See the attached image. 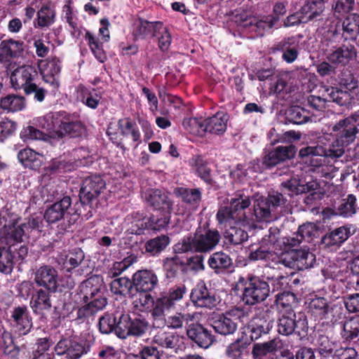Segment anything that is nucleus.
<instances>
[{
	"label": "nucleus",
	"instance_id": "obj_24",
	"mask_svg": "<svg viewBox=\"0 0 359 359\" xmlns=\"http://www.w3.org/2000/svg\"><path fill=\"white\" fill-rule=\"evenodd\" d=\"M133 282L135 291L147 293L155 288L158 280L154 271L142 269L133 274Z\"/></svg>",
	"mask_w": 359,
	"mask_h": 359
},
{
	"label": "nucleus",
	"instance_id": "obj_19",
	"mask_svg": "<svg viewBox=\"0 0 359 359\" xmlns=\"http://www.w3.org/2000/svg\"><path fill=\"white\" fill-rule=\"evenodd\" d=\"M192 172L199 177L206 185L213 187L216 182L214 180L212 170L208 162L201 155H194L189 161Z\"/></svg>",
	"mask_w": 359,
	"mask_h": 359
},
{
	"label": "nucleus",
	"instance_id": "obj_4",
	"mask_svg": "<svg viewBox=\"0 0 359 359\" xmlns=\"http://www.w3.org/2000/svg\"><path fill=\"white\" fill-rule=\"evenodd\" d=\"M101 287L97 276H91L81 283L80 293L86 304L78 308L76 319L88 318L105 308L107 299L103 296Z\"/></svg>",
	"mask_w": 359,
	"mask_h": 359
},
{
	"label": "nucleus",
	"instance_id": "obj_55",
	"mask_svg": "<svg viewBox=\"0 0 359 359\" xmlns=\"http://www.w3.org/2000/svg\"><path fill=\"white\" fill-rule=\"evenodd\" d=\"M27 233L22 224H14L10 227L6 236V244L8 247L18 246L22 243L23 237L26 236Z\"/></svg>",
	"mask_w": 359,
	"mask_h": 359
},
{
	"label": "nucleus",
	"instance_id": "obj_38",
	"mask_svg": "<svg viewBox=\"0 0 359 359\" xmlns=\"http://www.w3.org/2000/svg\"><path fill=\"white\" fill-rule=\"evenodd\" d=\"M359 318L355 316L346 320L342 326L340 334L346 342H359Z\"/></svg>",
	"mask_w": 359,
	"mask_h": 359
},
{
	"label": "nucleus",
	"instance_id": "obj_14",
	"mask_svg": "<svg viewBox=\"0 0 359 359\" xmlns=\"http://www.w3.org/2000/svg\"><path fill=\"white\" fill-rule=\"evenodd\" d=\"M34 282L37 286L45 288L49 292H55L58 287V273L50 265H43L36 269Z\"/></svg>",
	"mask_w": 359,
	"mask_h": 359
},
{
	"label": "nucleus",
	"instance_id": "obj_22",
	"mask_svg": "<svg viewBox=\"0 0 359 359\" xmlns=\"http://www.w3.org/2000/svg\"><path fill=\"white\" fill-rule=\"evenodd\" d=\"M25 43L22 41L9 39L0 43V62L9 64L14 58L23 55Z\"/></svg>",
	"mask_w": 359,
	"mask_h": 359
},
{
	"label": "nucleus",
	"instance_id": "obj_28",
	"mask_svg": "<svg viewBox=\"0 0 359 359\" xmlns=\"http://www.w3.org/2000/svg\"><path fill=\"white\" fill-rule=\"evenodd\" d=\"M173 192L182 203L194 210L198 209L202 201V190L200 188L177 187Z\"/></svg>",
	"mask_w": 359,
	"mask_h": 359
},
{
	"label": "nucleus",
	"instance_id": "obj_15",
	"mask_svg": "<svg viewBox=\"0 0 359 359\" xmlns=\"http://www.w3.org/2000/svg\"><path fill=\"white\" fill-rule=\"evenodd\" d=\"M38 72L32 65H22L12 72L10 79L11 87L15 90H25L38 78Z\"/></svg>",
	"mask_w": 359,
	"mask_h": 359
},
{
	"label": "nucleus",
	"instance_id": "obj_5",
	"mask_svg": "<svg viewBox=\"0 0 359 359\" xmlns=\"http://www.w3.org/2000/svg\"><path fill=\"white\" fill-rule=\"evenodd\" d=\"M221 236L217 229H208L204 233L184 236L172 247L173 252L206 253L212 251L218 245Z\"/></svg>",
	"mask_w": 359,
	"mask_h": 359
},
{
	"label": "nucleus",
	"instance_id": "obj_57",
	"mask_svg": "<svg viewBox=\"0 0 359 359\" xmlns=\"http://www.w3.org/2000/svg\"><path fill=\"white\" fill-rule=\"evenodd\" d=\"M295 268L299 271H304L311 268L316 262V256L309 251V249H301L296 250Z\"/></svg>",
	"mask_w": 359,
	"mask_h": 359
},
{
	"label": "nucleus",
	"instance_id": "obj_23",
	"mask_svg": "<svg viewBox=\"0 0 359 359\" xmlns=\"http://www.w3.org/2000/svg\"><path fill=\"white\" fill-rule=\"evenodd\" d=\"M356 231V228L350 224L341 226L328 231L321 238L325 247L340 246Z\"/></svg>",
	"mask_w": 359,
	"mask_h": 359
},
{
	"label": "nucleus",
	"instance_id": "obj_18",
	"mask_svg": "<svg viewBox=\"0 0 359 359\" xmlns=\"http://www.w3.org/2000/svg\"><path fill=\"white\" fill-rule=\"evenodd\" d=\"M296 152V147L293 144L278 146L263 157L262 163L265 168L271 169L282 162L293 158Z\"/></svg>",
	"mask_w": 359,
	"mask_h": 359
},
{
	"label": "nucleus",
	"instance_id": "obj_17",
	"mask_svg": "<svg viewBox=\"0 0 359 359\" xmlns=\"http://www.w3.org/2000/svg\"><path fill=\"white\" fill-rule=\"evenodd\" d=\"M187 335L198 347L208 348L216 341L211 330L198 323H191L187 328Z\"/></svg>",
	"mask_w": 359,
	"mask_h": 359
},
{
	"label": "nucleus",
	"instance_id": "obj_56",
	"mask_svg": "<svg viewBox=\"0 0 359 359\" xmlns=\"http://www.w3.org/2000/svg\"><path fill=\"white\" fill-rule=\"evenodd\" d=\"M204 119L202 118L189 117L184 118L182 126L184 130L194 135L203 137L205 135Z\"/></svg>",
	"mask_w": 359,
	"mask_h": 359
},
{
	"label": "nucleus",
	"instance_id": "obj_9",
	"mask_svg": "<svg viewBox=\"0 0 359 359\" xmlns=\"http://www.w3.org/2000/svg\"><path fill=\"white\" fill-rule=\"evenodd\" d=\"M308 320L303 313L288 312L283 314L277 322V331L283 336L295 334L299 339L308 335Z\"/></svg>",
	"mask_w": 359,
	"mask_h": 359
},
{
	"label": "nucleus",
	"instance_id": "obj_45",
	"mask_svg": "<svg viewBox=\"0 0 359 359\" xmlns=\"http://www.w3.org/2000/svg\"><path fill=\"white\" fill-rule=\"evenodd\" d=\"M339 34L335 29L325 31L320 38L319 49L326 56L327 53H330L339 46Z\"/></svg>",
	"mask_w": 359,
	"mask_h": 359
},
{
	"label": "nucleus",
	"instance_id": "obj_29",
	"mask_svg": "<svg viewBox=\"0 0 359 359\" xmlns=\"http://www.w3.org/2000/svg\"><path fill=\"white\" fill-rule=\"evenodd\" d=\"M163 269L165 278L168 280H174L180 275L187 273L183 257L176 253L173 256L165 257L163 260Z\"/></svg>",
	"mask_w": 359,
	"mask_h": 359
},
{
	"label": "nucleus",
	"instance_id": "obj_54",
	"mask_svg": "<svg viewBox=\"0 0 359 359\" xmlns=\"http://www.w3.org/2000/svg\"><path fill=\"white\" fill-rule=\"evenodd\" d=\"M357 198L353 194H348L346 198L341 200L337 208V213L339 216L348 218L357 212Z\"/></svg>",
	"mask_w": 359,
	"mask_h": 359
},
{
	"label": "nucleus",
	"instance_id": "obj_50",
	"mask_svg": "<svg viewBox=\"0 0 359 359\" xmlns=\"http://www.w3.org/2000/svg\"><path fill=\"white\" fill-rule=\"evenodd\" d=\"M275 25L268 15H264L261 19H250L249 22L245 26L248 27L250 32H255L257 36H263L266 31L271 29Z\"/></svg>",
	"mask_w": 359,
	"mask_h": 359
},
{
	"label": "nucleus",
	"instance_id": "obj_64",
	"mask_svg": "<svg viewBox=\"0 0 359 359\" xmlns=\"http://www.w3.org/2000/svg\"><path fill=\"white\" fill-rule=\"evenodd\" d=\"M84 252L81 248H75L66 256L64 262L65 267H67V271L77 267L84 259Z\"/></svg>",
	"mask_w": 359,
	"mask_h": 359
},
{
	"label": "nucleus",
	"instance_id": "obj_44",
	"mask_svg": "<svg viewBox=\"0 0 359 359\" xmlns=\"http://www.w3.org/2000/svg\"><path fill=\"white\" fill-rule=\"evenodd\" d=\"M329 0H306L300 8L308 21H312L319 17L325 10V4Z\"/></svg>",
	"mask_w": 359,
	"mask_h": 359
},
{
	"label": "nucleus",
	"instance_id": "obj_48",
	"mask_svg": "<svg viewBox=\"0 0 359 359\" xmlns=\"http://www.w3.org/2000/svg\"><path fill=\"white\" fill-rule=\"evenodd\" d=\"M133 287V280L126 277L116 278L110 283V290L116 295L132 297L134 295Z\"/></svg>",
	"mask_w": 359,
	"mask_h": 359
},
{
	"label": "nucleus",
	"instance_id": "obj_30",
	"mask_svg": "<svg viewBox=\"0 0 359 359\" xmlns=\"http://www.w3.org/2000/svg\"><path fill=\"white\" fill-rule=\"evenodd\" d=\"M251 201L249 197L239 194L238 196L232 198L230 201V207L236 223L248 222L249 220L246 213Z\"/></svg>",
	"mask_w": 359,
	"mask_h": 359
},
{
	"label": "nucleus",
	"instance_id": "obj_21",
	"mask_svg": "<svg viewBox=\"0 0 359 359\" xmlns=\"http://www.w3.org/2000/svg\"><path fill=\"white\" fill-rule=\"evenodd\" d=\"M13 326L20 334H27L32 328V318L27 306L13 308L11 316Z\"/></svg>",
	"mask_w": 359,
	"mask_h": 359
},
{
	"label": "nucleus",
	"instance_id": "obj_58",
	"mask_svg": "<svg viewBox=\"0 0 359 359\" xmlns=\"http://www.w3.org/2000/svg\"><path fill=\"white\" fill-rule=\"evenodd\" d=\"M248 232L239 226L238 223L226 229L224 233V238L227 242L234 245L242 244L248 239Z\"/></svg>",
	"mask_w": 359,
	"mask_h": 359
},
{
	"label": "nucleus",
	"instance_id": "obj_25",
	"mask_svg": "<svg viewBox=\"0 0 359 359\" xmlns=\"http://www.w3.org/2000/svg\"><path fill=\"white\" fill-rule=\"evenodd\" d=\"M161 217L151 215L145 217L136 224L137 229L135 231V233L140 235L144 233V230L160 231L164 229L170 222V215L165 212H161Z\"/></svg>",
	"mask_w": 359,
	"mask_h": 359
},
{
	"label": "nucleus",
	"instance_id": "obj_32",
	"mask_svg": "<svg viewBox=\"0 0 359 359\" xmlns=\"http://www.w3.org/2000/svg\"><path fill=\"white\" fill-rule=\"evenodd\" d=\"M212 327L217 334L222 336L231 335L236 332L238 323L231 317L229 313L219 315L212 320Z\"/></svg>",
	"mask_w": 359,
	"mask_h": 359
},
{
	"label": "nucleus",
	"instance_id": "obj_35",
	"mask_svg": "<svg viewBox=\"0 0 359 359\" xmlns=\"http://www.w3.org/2000/svg\"><path fill=\"white\" fill-rule=\"evenodd\" d=\"M328 150L321 147H306L300 149L299 155L311 166L318 168L323 165V155L329 156L326 154Z\"/></svg>",
	"mask_w": 359,
	"mask_h": 359
},
{
	"label": "nucleus",
	"instance_id": "obj_62",
	"mask_svg": "<svg viewBox=\"0 0 359 359\" xmlns=\"http://www.w3.org/2000/svg\"><path fill=\"white\" fill-rule=\"evenodd\" d=\"M154 37L157 39L159 49L163 53L168 51L172 42V36L168 28L164 27L163 22H161V27L159 26V30L156 31Z\"/></svg>",
	"mask_w": 359,
	"mask_h": 359
},
{
	"label": "nucleus",
	"instance_id": "obj_42",
	"mask_svg": "<svg viewBox=\"0 0 359 359\" xmlns=\"http://www.w3.org/2000/svg\"><path fill=\"white\" fill-rule=\"evenodd\" d=\"M50 293L46 290L39 289L32 295L30 300V306L34 313L39 314L43 311L50 309Z\"/></svg>",
	"mask_w": 359,
	"mask_h": 359
},
{
	"label": "nucleus",
	"instance_id": "obj_52",
	"mask_svg": "<svg viewBox=\"0 0 359 359\" xmlns=\"http://www.w3.org/2000/svg\"><path fill=\"white\" fill-rule=\"evenodd\" d=\"M118 127L121 135L128 137L131 135L133 140L137 145L140 142V133L135 122L130 118L120 119L118 121Z\"/></svg>",
	"mask_w": 359,
	"mask_h": 359
},
{
	"label": "nucleus",
	"instance_id": "obj_36",
	"mask_svg": "<svg viewBox=\"0 0 359 359\" xmlns=\"http://www.w3.org/2000/svg\"><path fill=\"white\" fill-rule=\"evenodd\" d=\"M272 327L271 321L262 319L252 320L246 327L247 332L249 334L248 339L250 341V344L252 341L267 336Z\"/></svg>",
	"mask_w": 359,
	"mask_h": 359
},
{
	"label": "nucleus",
	"instance_id": "obj_40",
	"mask_svg": "<svg viewBox=\"0 0 359 359\" xmlns=\"http://www.w3.org/2000/svg\"><path fill=\"white\" fill-rule=\"evenodd\" d=\"M186 292V286L181 285L170 287L168 292L161 293L157 299L172 309L175 307L177 302L182 299Z\"/></svg>",
	"mask_w": 359,
	"mask_h": 359
},
{
	"label": "nucleus",
	"instance_id": "obj_34",
	"mask_svg": "<svg viewBox=\"0 0 359 359\" xmlns=\"http://www.w3.org/2000/svg\"><path fill=\"white\" fill-rule=\"evenodd\" d=\"M250 341L243 335L229 344L225 349V355L230 359H241L249 353Z\"/></svg>",
	"mask_w": 359,
	"mask_h": 359
},
{
	"label": "nucleus",
	"instance_id": "obj_46",
	"mask_svg": "<svg viewBox=\"0 0 359 359\" xmlns=\"http://www.w3.org/2000/svg\"><path fill=\"white\" fill-rule=\"evenodd\" d=\"M25 105V98L22 95L8 94L0 99V107L8 112L21 111Z\"/></svg>",
	"mask_w": 359,
	"mask_h": 359
},
{
	"label": "nucleus",
	"instance_id": "obj_59",
	"mask_svg": "<svg viewBox=\"0 0 359 359\" xmlns=\"http://www.w3.org/2000/svg\"><path fill=\"white\" fill-rule=\"evenodd\" d=\"M329 99L339 105L346 106L351 103V95L348 90L338 87H330L325 89Z\"/></svg>",
	"mask_w": 359,
	"mask_h": 359
},
{
	"label": "nucleus",
	"instance_id": "obj_51",
	"mask_svg": "<svg viewBox=\"0 0 359 359\" xmlns=\"http://www.w3.org/2000/svg\"><path fill=\"white\" fill-rule=\"evenodd\" d=\"M15 264L12 247L0 246V272L6 275L11 274Z\"/></svg>",
	"mask_w": 359,
	"mask_h": 359
},
{
	"label": "nucleus",
	"instance_id": "obj_60",
	"mask_svg": "<svg viewBox=\"0 0 359 359\" xmlns=\"http://www.w3.org/2000/svg\"><path fill=\"white\" fill-rule=\"evenodd\" d=\"M154 340L164 348L177 350L179 347L180 337L173 332H164L158 334L154 337Z\"/></svg>",
	"mask_w": 359,
	"mask_h": 359
},
{
	"label": "nucleus",
	"instance_id": "obj_49",
	"mask_svg": "<svg viewBox=\"0 0 359 359\" xmlns=\"http://www.w3.org/2000/svg\"><path fill=\"white\" fill-rule=\"evenodd\" d=\"M84 38L95 57L100 62H104L107 57L103 48V41H101L100 39L88 30L86 32Z\"/></svg>",
	"mask_w": 359,
	"mask_h": 359
},
{
	"label": "nucleus",
	"instance_id": "obj_61",
	"mask_svg": "<svg viewBox=\"0 0 359 359\" xmlns=\"http://www.w3.org/2000/svg\"><path fill=\"white\" fill-rule=\"evenodd\" d=\"M275 50L283 52V59L287 63L293 62L298 57L299 51L296 46H291L286 40L276 45Z\"/></svg>",
	"mask_w": 359,
	"mask_h": 359
},
{
	"label": "nucleus",
	"instance_id": "obj_37",
	"mask_svg": "<svg viewBox=\"0 0 359 359\" xmlns=\"http://www.w3.org/2000/svg\"><path fill=\"white\" fill-rule=\"evenodd\" d=\"M78 98L87 107L96 109L101 103L102 95L95 88L88 89L82 86L79 87Z\"/></svg>",
	"mask_w": 359,
	"mask_h": 359
},
{
	"label": "nucleus",
	"instance_id": "obj_6",
	"mask_svg": "<svg viewBox=\"0 0 359 359\" xmlns=\"http://www.w3.org/2000/svg\"><path fill=\"white\" fill-rule=\"evenodd\" d=\"M333 130L337 132V148L330 147L326 154L330 157H340L344 153V147L353 142L359 132V111L337 123Z\"/></svg>",
	"mask_w": 359,
	"mask_h": 359
},
{
	"label": "nucleus",
	"instance_id": "obj_26",
	"mask_svg": "<svg viewBox=\"0 0 359 359\" xmlns=\"http://www.w3.org/2000/svg\"><path fill=\"white\" fill-rule=\"evenodd\" d=\"M161 21L150 22L139 18L133 24L132 35L135 41L154 38L156 31L159 30Z\"/></svg>",
	"mask_w": 359,
	"mask_h": 359
},
{
	"label": "nucleus",
	"instance_id": "obj_3",
	"mask_svg": "<svg viewBox=\"0 0 359 359\" xmlns=\"http://www.w3.org/2000/svg\"><path fill=\"white\" fill-rule=\"evenodd\" d=\"M72 204L71 198L66 196L45 210L43 219L48 224L58 223L57 230L60 234L69 231L80 216L85 217L86 214L79 205L76 203L72 206Z\"/></svg>",
	"mask_w": 359,
	"mask_h": 359
},
{
	"label": "nucleus",
	"instance_id": "obj_12",
	"mask_svg": "<svg viewBox=\"0 0 359 359\" xmlns=\"http://www.w3.org/2000/svg\"><path fill=\"white\" fill-rule=\"evenodd\" d=\"M142 197L154 210L171 215L173 201L169 193L162 189L150 188L142 192Z\"/></svg>",
	"mask_w": 359,
	"mask_h": 359
},
{
	"label": "nucleus",
	"instance_id": "obj_10",
	"mask_svg": "<svg viewBox=\"0 0 359 359\" xmlns=\"http://www.w3.org/2000/svg\"><path fill=\"white\" fill-rule=\"evenodd\" d=\"M105 182L100 175H90L83 181L79 194V201L76 202V205H79L83 210L89 208L85 215L86 219L93 216L92 206L90 205V203L99 196L102 190L105 188Z\"/></svg>",
	"mask_w": 359,
	"mask_h": 359
},
{
	"label": "nucleus",
	"instance_id": "obj_33",
	"mask_svg": "<svg viewBox=\"0 0 359 359\" xmlns=\"http://www.w3.org/2000/svg\"><path fill=\"white\" fill-rule=\"evenodd\" d=\"M208 264L209 267L217 274L231 271L233 268L232 259L222 251L212 253L208 260Z\"/></svg>",
	"mask_w": 359,
	"mask_h": 359
},
{
	"label": "nucleus",
	"instance_id": "obj_31",
	"mask_svg": "<svg viewBox=\"0 0 359 359\" xmlns=\"http://www.w3.org/2000/svg\"><path fill=\"white\" fill-rule=\"evenodd\" d=\"M228 119V115L222 111L204 119L205 134L208 132L217 135H223L226 130Z\"/></svg>",
	"mask_w": 359,
	"mask_h": 359
},
{
	"label": "nucleus",
	"instance_id": "obj_20",
	"mask_svg": "<svg viewBox=\"0 0 359 359\" xmlns=\"http://www.w3.org/2000/svg\"><path fill=\"white\" fill-rule=\"evenodd\" d=\"M358 52L353 45H341L325 56L327 60L335 67H345L356 58Z\"/></svg>",
	"mask_w": 359,
	"mask_h": 359
},
{
	"label": "nucleus",
	"instance_id": "obj_39",
	"mask_svg": "<svg viewBox=\"0 0 359 359\" xmlns=\"http://www.w3.org/2000/svg\"><path fill=\"white\" fill-rule=\"evenodd\" d=\"M56 20V11L50 4H43L36 13L35 27L39 28L49 27Z\"/></svg>",
	"mask_w": 359,
	"mask_h": 359
},
{
	"label": "nucleus",
	"instance_id": "obj_2",
	"mask_svg": "<svg viewBox=\"0 0 359 359\" xmlns=\"http://www.w3.org/2000/svg\"><path fill=\"white\" fill-rule=\"evenodd\" d=\"M38 126L57 138L78 137L85 130V126L76 113L65 111L50 112L38 118Z\"/></svg>",
	"mask_w": 359,
	"mask_h": 359
},
{
	"label": "nucleus",
	"instance_id": "obj_16",
	"mask_svg": "<svg viewBox=\"0 0 359 359\" xmlns=\"http://www.w3.org/2000/svg\"><path fill=\"white\" fill-rule=\"evenodd\" d=\"M190 299L197 307L212 309L217 304L215 292L210 290L203 281L197 283L191 290Z\"/></svg>",
	"mask_w": 359,
	"mask_h": 359
},
{
	"label": "nucleus",
	"instance_id": "obj_13",
	"mask_svg": "<svg viewBox=\"0 0 359 359\" xmlns=\"http://www.w3.org/2000/svg\"><path fill=\"white\" fill-rule=\"evenodd\" d=\"M56 355L68 359H79L90 351V346L71 338H62L55 346Z\"/></svg>",
	"mask_w": 359,
	"mask_h": 359
},
{
	"label": "nucleus",
	"instance_id": "obj_27",
	"mask_svg": "<svg viewBox=\"0 0 359 359\" xmlns=\"http://www.w3.org/2000/svg\"><path fill=\"white\" fill-rule=\"evenodd\" d=\"M150 301H152V309L151 310L152 327L160 329L165 327L167 323V318H165V313L169 311L170 309L157 298L154 300L150 294H145L144 302L142 304H146Z\"/></svg>",
	"mask_w": 359,
	"mask_h": 359
},
{
	"label": "nucleus",
	"instance_id": "obj_11",
	"mask_svg": "<svg viewBox=\"0 0 359 359\" xmlns=\"http://www.w3.org/2000/svg\"><path fill=\"white\" fill-rule=\"evenodd\" d=\"M38 67L43 81L49 84L53 91H56L60 86V75L62 67V60L57 56H51L41 60Z\"/></svg>",
	"mask_w": 359,
	"mask_h": 359
},
{
	"label": "nucleus",
	"instance_id": "obj_43",
	"mask_svg": "<svg viewBox=\"0 0 359 359\" xmlns=\"http://www.w3.org/2000/svg\"><path fill=\"white\" fill-rule=\"evenodd\" d=\"M41 157V155L30 148L22 149L18 154V158L22 165L32 170L40 168L42 163Z\"/></svg>",
	"mask_w": 359,
	"mask_h": 359
},
{
	"label": "nucleus",
	"instance_id": "obj_47",
	"mask_svg": "<svg viewBox=\"0 0 359 359\" xmlns=\"http://www.w3.org/2000/svg\"><path fill=\"white\" fill-rule=\"evenodd\" d=\"M195 319V315L188 312H177L174 315L167 318L166 327L173 330L182 329L184 327L186 329L192 323Z\"/></svg>",
	"mask_w": 359,
	"mask_h": 359
},
{
	"label": "nucleus",
	"instance_id": "obj_1",
	"mask_svg": "<svg viewBox=\"0 0 359 359\" xmlns=\"http://www.w3.org/2000/svg\"><path fill=\"white\" fill-rule=\"evenodd\" d=\"M151 327L146 316L137 312H106L100 317L98 322V329L102 334L114 333L121 339L129 337H143L150 331Z\"/></svg>",
	"mask_w": 359,
	"mask_h": 359
},
{
	"label": "nucleus",
	"instance_id": "obj_8",
	"mask_svg": "<svg viewBox=\"0 0 359 359\" xmlns=\"http://www.w3.org/2000/svg\"><path fill=\"white\" fill-rule=\"evenodd\" d=\"M238 284L242 290V300L245 304L252 306L262 302L269 294V285L262 277L256 276L241 277Z\"/></svg>",
	"mask_w": 359,
	"mask_h": 359
},
{
	"label": "nucleus",
	"instance_id": "obj_63",
	"mask_svg": "<svg viewBox=\"0 0 359 359\" xmlns=\"http://www.w3.org/2000/svg\"><path fill=\"white\" fill-rule=\"evenodd\" d=\"M76 304L72 302H62L54 307L53 318L58 322L70 316L75 310Z\"/></svg>",
	"mask_w": 359,
	"mask_h": 359
},
{
	"label": "nucleus",
	"instance_id": "obj_7",
	"mask_svg": "<svg viewBox=\"0 0 359 359\" xmlns=\"http://www.w3.org/2000/svg\"><path fill=\"white\" fill-rule=\"evenodd\" d=\"M308 309L316 319L323 320V323L335 324L344 316L341 305L334 304L324 297L311 296L308 303Z\"/></svg>",
	"mask_w": 359,
	"mask_h": 359
},
{
	"label": "nucleus",
	"instance_id": "obj_41",
	"mask_svg": "<svg viewBox=\"0 0 359 359\" xmlns=\"http://www.w3.org/2000/svg\"><path fill=\"white\" fill-rule=\"evenodd\" d=\"M170 243L167 235H160L148 240L144 244L145 252L151 257H157L163 252Z\"/></svg>",
	"mask_w": 359,
	"mask_h": 359
},
{
	"label": "nucleus",
	"instance_id": "obj_53",
	"mask_svg": "<svg viewBox=\"0 0 359 359\" xmlns=\"http://www.w3.org/2000/svg\"><path fill=\"white\" fill-rule=\"evenodd\" d=\"M280 341L276 338L264 343H255L253 345L252 354L254 358L264 356L268 353H272L280 347Z\"/></svg>",
	"mask_w": 359,
	"mask_h": 359
}]
</instances>
